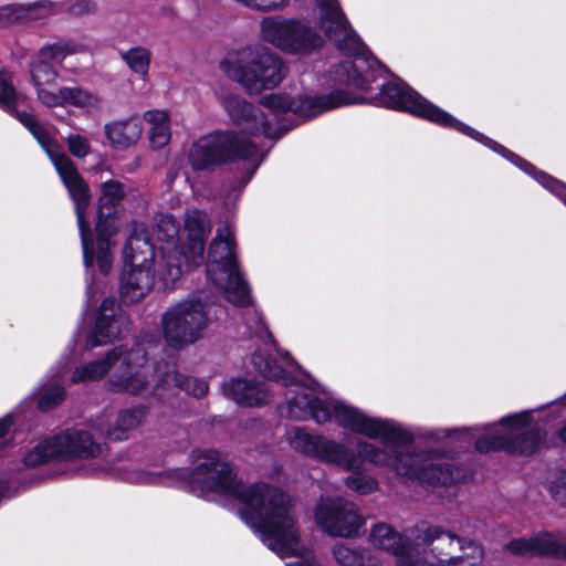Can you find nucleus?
<instances>
[{"label": "nucleus", "instance_id": "nucleus-30", "mask_svg": "<svg viewBox=\"0 0 566 566\" xmlns=\"http://www.w3.org/2000/svg\"><path fill=\"white\" fill-rule=\"evenodd\" d=\"M156 376L157 387L161 385L169 386L172 384L197 398L205 396L208 391V385L206 381L184 376L171 369L167 364L164 365V370H161V366H158L156 369Z\"/></svg>", "mask_w": 566, "mask_h": 566}, {"label": "nucleus", "instance_id": "nucleus-24", "mask_svg": "<svg viewBox=\"0 0 566 566\" xmlns=\"http://www.w3.org/2000/svg\"><path fill=\"white\" fill-rule=\"evenodd\" d=\"M40 102L48 107L69 104L77 108H84L86 112L98 111L102 105V98L98 95L78 86H63L56 93L41 92Z\"/></svg>", "mask_w": 566, "mask_h": 566}, {"label": "nucleus", "instance_id": "nucleus-37", "mask_svg": "<svg viewBox=\"0 0 566 566\" xmlns=\"http://www.w3.org/2000/svg\"><path fill=\"white\" fill-rule=\"evenodd\" d=\"M453 553L449 566H481L484 559L482 546L474 541L460 538L457 552Z\"/></svg>", "mask_w": 566, "mask_h": 566}, {"label": "nucleus", "instance_id": "nucleus-27", "mask_svg": "<svg viewBox=\"0 0 566 566\" xmlns=\"http://www.w3.org/2000/svg\"><path fill=\"white\" fill-rule=\"evenodd\" d=\"M124 259L129 266L150 268L155 260L154 244L142 226H136L124 248Z\"/></svg>", "mask_w": 566, "mask_h": 566}, {"label": "nucleus", "instance_id": "nucleus-17", "mask_svg": "<svg viewBox=\"0 0 566 566\" xmlns=\"http://www.w3.org/2000/svg\"><path fill=\"white\" fill-rule=\"evenodd\" d=\"M220 103L232 124L238 126L244 134L272 136L271 126L265 114L240 95H222Z\"/></svg>", "mask_w": 566, "mask_h": 566}, {"label": "nucleus", "instance_id": "nucleus-28", "mask_svg": "<svg viewBox=\"0 0 566 566\" xmlns=\"http://www.w3.org/2000/svg\"><path fill=\"white\" fill-rule=\"evenodd\" d=\"M421 538L420 528L411 531L395 554L396 566H434Z\"/></svg>", "mask_w": 566, "mask_h": 566}, {"label": "nucleus", "instance_id": "nucleus-10", "mask_svg": "<svg viewBox=\"0 0 566 566\" xmlns=\"http://www.w3.org/2000/svg\"><path fill=\"white\" fill-rule=\"evenodd\" d=\"M376 101L381 106L409 112L439 125L455 127L469 134L467 126L431 104L405 83L394 81L384 84Z\"/></svg>", "mask_w": 566, "mask_h": 566}, {"label": "nucleus", "instance_id": "nucleus-13", "mask_svg": "<svg viewBox=\"0 0 566 566\" xmlns=\"http://www.w3.org/2000/svg\"><path fill=\"white\" fill-rule=\"evenodd\" d=\"M154 370L147 364L144 350L137 348L122 352L119 364L108 381L109 388L116 392L140 395L150 387Z\"/></svg>", "mask_w": 566, "mask_h": 566}, {"label": "nucleus", "instance_id": "nucleus-5", "mask_svg": "<svg viewBox=\"0 0 566 566\" xmlns=\"http://www.w3.org/2000/svg\"><path fill=\"white\" fill-rule=\"evenodd\" d=\"M207 275L229 302L238 306L250 303L249 287L237 262L234 233L229 224L217 229L208 251Z\"/></svg>", "mask_w": 566, "mask_h": 566}, {"label": "nucleus", "instance_id": "nucleus-55", "mask_svg": "<svg viewBox=\"0 0 566 566\" xmlns=\"http://www.w3.org/2000/svg\"><path fill=\"white\" fill-rule=\"evenodd\" d=\"M459 434H464L465 437H469L470 440L473 439V434L469 433L468 430L457 431Z\"/></svg>", "mask_w": 566, "mask_h": 566}, {"label": "nucleus", "instance_id": "nucleus-53", "mask_svg": "<svg viewBox=\"0 0 566 566\" xmlns=\"http://www.w3.org/2000/svg\"><path fill=\"white\" fill-rule=\"evenodd\" d=\"M559 439L566 443V422L563 424V427L558 431Z\"/></svg>", "mask_w": 566, "mask_h": 566}, {"label": "nucleus", "instance_id": "nucleus-48", "mask_svg": "<svg viewBox=\"0 0 566 566\" xmlns=\"http://www.w3.org/2000/svg\"><path fill=\"white\" fill-rule=\"evenodd\" d=\"M70 153L77 158H84L91 151V145L85 136L72 134L66 138Z\"/></svg>", "mask_w": 566, "mask_h": 566}, {"label": "nucleus", "instance_id": "nucleus-19", "mask_svg": "<svg viewBox=\"0 0 566 566\" xmlns=\"http://www.w3.org/2000/svg\"><path fill=\"white\" fill-rule=\"evenodd\" d=\"M127 317L116 306V302L112 298L104 300L94 332L87 340V347L93 348L116 339L127 328Z\"/></svg>", "mask_w": 566, "mask_h": 566}, {"label": "nucleus", "instance_id": "nucleus-9", "mask_svg": "<svg viewBox=\"0 0 566 566\" xmlns=\"http://www.w3.org/2000/svg\"><path fill=\"white\" fill-rule=\"evenodd\" d=\"M253 153V145L239 139L235 133H213L192 144L188 160L195 170H205L241 157H249Z\"/></svg>", "mask_w": 566, "mask_h": 566}, {"label": "nucleus", "instance_id": "nucleus-16", "mask_svg": "<svg viewBox=\"0 0 566 566\" xmlns=\"http://www.w3.org/2000/svg\"><path fill=\"white\" fill-rule=\"evenodd\" d=\"M357 103L343 93H332L328 96L310 97L303 96L291 98L285 94H271L261 99V104L272 113L293 112L303 117H315L325 111L333 109L343 105Z\"/></svg>", "mask_w": 566, "mask_h": 566}, {"label": "nucleus", "instance_id": "nucleus-4", "mask_svg": "<svg viewBox=\"0 0 566 566\" xmlns=\"http://www.w3.org/2000/svg\"><path fill=\"white\" fill-rule=\"evenodd\" d=\"M220 67L251 95L277 86L284 77L282 60L264 46L245 48L223 60Z\"/></svg>", "mask_w": 566, "mask_h": 566}, {"label": "nucleus", "instance_id": "nucleus-12", "mask_svg": "<svg viewBox=\"0 0 566 566\" xmlns=\"http://www.w3.org/2000/svg\"><path fill=\"white\" fill-rule=\"evenodd\" d=\"M64 186L67 188L71 198L75 202V211L82 239L84 264L90 268L93 265V242L90 227L84 219L85 210L90 202V188L85 180L78 174L73 161L66 156L54 164Z\"/></svg>", "mask_w": 566, "mask_h": 566}, {"label": "nucleus", "instance_id": "nucleus-1", "mask_svg": "<svg viewBox=\"0 0 566 566\" xmlns=\"http://www.w3.org/2000/svg\"><path fill=\"white\" fill-rule=\"evenodd\" d=\"M252 363L264 377L283 386H294L293 396L286 398L281 415L295 420L311 417L317 423L334 418L340 427L369 439H379L384 443V448H377L369 442L358 441L355 452L343 443L323 436H312L301 427H291L285 438L295 452L336 464L346 471L359 469L368 461L374 465L390 467L400 476L430 485H452L465 480V473L459 468L444 461L436 463L422 453H412L409 434L394 421L370 418L339 401L315 397L311 388L295 382L294 378L263 350L253 353Z\"/></svg>", "mask_w": 566, "mask_h": 566}, {"label": "nucleus", "instance_id": "nucleus-51", "mask_svg": "<svg viewBox=\"0 0 566 566\" xmlns=\"http://www.w3.org/2000/svg\"><path fill=\"white\" fill-rule=\"evenodd\" d=\"M301 552L296 554V557H301V562L287 564L286 566H317L316 559L312 552L307 551L302 544V537L300 536Z\"/></svg>", "mask_w": 566, "mask_h": 566}, {"label": "nucleus", "instance_id": "nucleus-29", "mask_svg": "<svg viewBox=\"0 0 566 566\" xmlns=\"http://www.w3.org/2000/svg\"><path fill=\"white\" fill-rule=\"evenodd\" d=\"M408 536L409 534L399 533L388 523L378 522L370 527L367 542L373 548L395 556Z\"/></svg>", "mask_w": 566, "mask_h": 566}, {"label": "nucleus", "instance_id": "nucleus-39", "mask_svg": "<svg viewBox=\"0 0 566 566\" xmlns=\"http://www.w3.org/2000/svg\"><path fill=\"white\" fill-rule=\"evenodd\" d=\"M117 227L112 224L109 227H104L103 222H97V263L99 266V271L103 274H107L111 271L113 256L111 253V241L109 235L115 233Z\"/></svg>", "mask_w": 566, "mask_h": 566}, {"label": "nucleus", "instance_id": "nucleus-49", "mask_svg": "<svg viewBox=\"0 0 566 566\" xmlns=\"http://www.w3.org/2000/svg\"><path fill=\"white\" fill-rule=\"evenodd\" d=\"M235 2L252 10L268 12L282 9L287 0H234Z\"/></svg>", "mask_w": 566, "mask_h": 566}, {"label": "nucleus", "instance_id": "nucleus-44", "mask_svg": "<svg viewBox=\"0 0 566 566\" xmlns=\"http://www.w3.org/2000/svg\"><path fill=\"white\" fill-rule=\"evenodd\" d=\"M548 489L552 497L562 506H566V467L555 473Z\"/></svg>", "mask_w": 566, "mask_h": 566}, {"label": "nucleus", "instance_id": "nucleus-23", "mask_svg": "<svg viewBox=\"0 0 566 566\" xmlns=\"http://www.w3.org/2000/svg\"><path fill=\"white\" fill-rule=\"evenodd\" d=\"M422 542L427 547L433 565L441 564L449 566L453 553H457V546L460 538L454 534L444 531L439 526H429L420 530Z\"/></svg>", "mask_w": 566, "mask_h": 566}, {"label": "nucleus", "instance_id": "nucleus-35", "mask_svg": "<svg viewBox=\"0 0 566 566\" xmlns=\"http://www.w3.org/2000/svg\"><path fill=\"white\" fill-rule=\"evenodd\" d=\"M30 74L39 101L41 92L52 93L46 86L53 85L56 82L59 73L48 60L38 54V59L30 65Z\"/></svg>", "mask_w": 566, "mask_h": 566}, {"label": "nucleus", "instance_id": "nucleus-56", "mask_svg": "<svg viewBox=\"0 0 566 566\" xmlns=\"http://www.w3.org/2000/svg\"><path fill=\"white\" fill-rule=\"evenodd\" d=\"M284 360H285V364H286L287 366H291V365H293V364H294V361H293L289 356H286V357L284 358Z\"/></svg>", "mask_w": 566, "mask_h": 566}, {"label": "nucleus", "instance_id": "nucleus-2", "mask_svg": "<svg viewBox=\"0 0 566 566\" xmlns=\"http://www.w3.org/2000/svg\"><path fill=\"white\" fill-rule=\"evenodd\" d=\"M195 492L224 493L239 499L240 515L260 533L261 541L281 557L301 552L300 530L293 512L292 499L268 484L242 485L230 464L217 451L198 452L193 471L181 470Z\"/></svg>", "mask_w": 566, "mask_h": 566}, {"label": "nucleus", "instance_id": "nucleus-52", "mask_svg": "<svg viewBox=\"0 0 566 566\" xmlns=\"http://www.w3.org/2000/svg\"><path fill=\"white\" fill-rule=\"evenodd\" d=\"M11 419L6 417L0 420V450L4 448L8 443L7 434L9 432V429L11 427Z\"/></svg>", "mask_w": 566, "mask_h": 566}, {"label": "nucleus", "instance_id": "nucleus-38", "mask_svg": "<svg viewBox=\"0 0 566 566\" xmlns=\"http://www.w3.org/2000/svg\"><path fill=\"white\" fill-rule=\"evenodd\" d=\"M120 57L128 69L139 77L145 78L148 75L153 57L151 51L148 48L142 45L133 46L120 52Z\"/></svg>", "mask_w": 566, "mask_h": 566}, {"label": "nucleus", "instance_id": "nucleus-54", "mask_svg": "<svg viewBox=\"0 0 566 566\" xmlns=\"http://www.w3.org/2000/svg\"><path fill=\"white\" fill-rule=\"evenodd\" d=\"M260 337H262V338L264 339V343H265V344H268L269 342H272V336H271V334H270L266 329H264V331L262 332V334L260 335Z\"/></svg>", "mask_w": 566, "mask_h": 566}, {"label": "nucleus", "instance_id": "nucleus-20", "mask_svg": "<svg viewBox=\"0 0 566 566\" xmlns=\"http://www.w3.org/2000/svg\"><path fill=\"white\" fill-rule=\"evenodd\" d=\"M146 416L147 409L145 407L125 409L117 415L98 419L94 424V430L109 440H125L132 430L137 429L144 422Z\"/></svg>", "mask_w": 566, "mask_h": 566}, {"label": "nucleus", "instance_id": "nucleus-42", "mask_svg": "<svg viewBox=\"0 0 566 566\" xmlns=\"http://www.w3.org/2000/svg\"><path fill=\"white\" fill-rule=\"evenodd\" d=\"M25 21L44 20L56 15L63 11L62 4L51 0H40L38 2L24 4Z\"/></svg>", "mask_w": 566, "mask_h": 566}, {"label": "nucleus", "instance_id": "nucleus-14", "mask_svg": "<svg viewBox=\"0 0 566 566\" xmlns=\"http://www.w3.org/2000/svg\"><path fill=\"white\" fill-rule=\"evenodd\" d=\"M18 94L12 83V77L7 72H0V106L13 114L22 123L34 138L39 142L53 164L60 158L66 157L60 145L51 136L50 132L35 118L33 114L19 112L15 106Z\"/></svg>", "mask_w": 566, "mask_h": 566}, {"label": "nucleus", "instance_id": "nucleus-50", "mask_svg": "<svg viewBox=\"0 0 566 566\" xmlns=\"http://www.w3.org/2000/svg\"><path fill=\"white\" fill-rule=\"evenodd\" d=\"M539 182L545 187L549 188L553 192L559 196L566 205V186L560 184L559 181L553 179L552 177L542 174Z\"/></svg>", "mask_w": 566, "mask_h": 566}, {"label": "nucleus", "instance_id": "nucleus-21", "mask_svg": "<svg viewBox=\"0 0 566 566\" xmlns=\"http://www.w3.org/2000/svg\"><path fill=\"white\" fill-rule=\"evenodd\" d=\"M54 438L62 460L95 458L102 453L101 444L85 430H69Z\"/></svg>", "mask_w": 566, "mask_h": 566}, {"label": "nucleus", "instance_id": "nucleus-47", "mask_svg": "<svg viewBox=\"0 0 566 566\" xmlns=\"http://www.w3.org/2000/svg\"><path fill=\"white\" fill-rule=\"evenodd\" d=\"M25 21L24 4H8L0 8V23L12 24Z\"/></svg>", "mask_w": 566, "mask_h": 566}, {"label": "nucleus", "instance_id": "nucleus-46", "mask_svg": "<svg viewBox=\"0 0 566 566\" xmlns=\"http://www.w3.org/2000/svg\"><path fill=\"white\" fill-rule=\"evenodd\" d=\"M65 392L61 386H54L49 389H44L40 399L39 408L46 411L54 406L59 405L64 399Z\"/></svg>", "mask_w": 566, "mask_h": 566}, {"label": "nucleus", "instance_id": "nucleus-33", "mask_svg": "<svg viewBox=\"0 0 566 566\" xmlns=\"http://www.w3.org/2000/svg\"><path fill=\"white\" fill-rule=\"evenodd\" d=\"M144 119L149 124V140L151 147L160 149L170 142V123L167 112L153 109L144 114Z\"/></svg>", "mask_w": 566, "mask_h": 566}, {"label": "nucleus", "instance_id": "nucleus-6", "mask_svg": "<svg viewBox=\"0 0 566 566\" xmlns=\"http://www.w3.org/2000/svg\"><path fill=\"white\" fill-rule=\"evenodd\" d=\"M484 433L475 441L480 452L503 449L511 453L530 455L543 442L545 434L531 422L528 412L504 418L499 426L484 428Z\"/></svg>", "mask_w": 566, "mask_h": 566}, {"label": "nucleus", "instance_id": "nucleus-8", "mask_svg": "<svg viewBox=\"0 0 566 566\" xmlns=\"http://www.w3.org/2000/svg\"><path fill=\"white\" fill-rule=\"evenodd\" d=\"M260 27L263 40L285 53L308 54L324 43L321 34L303 20L266 17Z\"/></svg>", "mask_w": 566, "mask_h": 566}, {"label": "nucleus", "instance_id": "nucleus-26", "mask_svg": "<svg viewBox=\"0 0 566 566\" xmlns=\"http://www.w3.org/2000/svg\"><path fill=\"white\" fill-rule=\"evenodd\" d=\"M104 134L109 144L118 149L135 145L143 134V124L137 115L115 119L104 125Z\"/></svg>", "mask_w": 566, "mask_h": 566}, {"label": "nucleus", "instance_id": "nucleus-18", "mask_svg": "<svg viewBox=\"0 0 566 566\" xmlns=\"http://www.w3.org/2000/svg\"><path fill=\"white\" fill-rule=\"evenodd\" d=\"M512 555H551L566 558V533H538L530 538H516L505 546Z\"/></svg>", "mask_w": 566, "mask_h": 566}, {"label": "nucleus", "instance_id": "nucleus-41", "mask_svg": "<svg viewBox=\"0 0 566 566\" xmlns=\"http://www.w3.org/2000/svg\"><path fill=\"white\" fill-rule=\"evenodd\" d=\"M52 459H60L59 449L55 446V438L39 443L24 457L28 467H38Z\"/></svg>", "mask_w": 566, "mask_h": 566}, {"label": "nucleus", "instance_id": "nucleus-34", "mask_svg": "<svg viewBox=\"0 0 566 566\" xmlns=\"http://www.w3.org/2000/svg\"><path fill=\"white\" fill-rule=\"evenodd\" d=\"M364 67L365 61L361 59L344 61L335 71L337 81L347 86H353L363 91L368 90L370 76L368 72L365 74L361 73Z\"/></svg>", "mask_w": 566, "mask_h": 566}, {"label": "nucleus", "instance_id": "nucleus-25", "mask_svg": "<svg viewBox=\"0 0 566 566\" xmlns=\"http://www.w3.org/2000/svg\"><path fill=\"white\" fill-rule=\"evenodd\" d=\"M122 275L120 294L127 302H139L153 287L155 275L157 274V266L154 273H150V268L129 266ZM159 277V276H157ZM161 283L163 281L158 279Z\"/></svg>", "mask_w": 566, "mask_h": 566}, {"label": "nucleus", "instance_id": "nucleus-32", "mask_svg": "<svg viewBox=\"0 0 566 566\" xmlns=\"http://www.w3.org/2000/svg\"><path fill=\"white\" fill-rule=\"evenodd\" d=\"M101 191L98 222H103L104 227H109L115 224L112 208L123 200L125 196L124 186L117 180H108L102 184Z\"/></svg>", "mask_w": 566, "mask_h": 566}, {"label": "nucleus", "instance_id": "nucleus-22", "mask_svg": "<svg viewBox=\"0 0 566 566\" xmlns=\"http://www.w3.org/2000/svg\"><path fill=\"white\" fill-rule=\"evenodd\" d=\"M223 394L240 406L258 407L271 399L264 381L254 378H237L222 385Z\"/></svg>", "mask_w": 566, "mask_h": 566}, {"label": "nucleus", "instance_id": "nucleus-15", "mask_svg": "<svg viewBox=\"0 0 566 566\" xmlns=\"http://www.w3.org/2000/svg\"><path fill=\"white\" fill-rule=\"evenodd\" d=\"M316 14L322 29L336 46L347 54L363 53L364 45L350 28L337 0H315Z\"/></svg>", "mask_w": 566, "mask_h": 566}, {"label": "nucleus", "instance_id": "nucleus-45", "mask_svg": "<svg viewBox=\"0 0 566 566\" xmlns=\"http://www.w3.org/2000/svg\"><path fill=\"white\" fill-rule=\"evenodd\" d=\"M63 10L73 17H86L95 14L97 6L92 0H75L62 6Z\"/></svg>", "mask_w": 566, "mask_h": 566}, {"label": "nucleus", "instance_id": "nucleus-40", "mask_svg": "<svg viewBox=\"0 0 566 566\" xmlns=\"http://www.w3.org/2000/svg\"><path fill=\"white\" fill-rule=\"evenodd\" d=\"M86 46L74 41H60L50 45L43 46L39 51V55L49 62L61 63L67 55L84 53Z\"/></svg>", "mask_w": 566, "mask_h": 566}, {"label": "nucleus", "instance_id": "nucleus-36", "mask_svg": "<svg viewBox=\"0 0 566 566\" xmlns=\"http://www.w3.org/2000/svg\"><path fill=\"white\" fill-rule=\"evenodd\" d=\"M333 555L340 566H373L371 555L363 547L339 543L333 547Z\"/></svg>", "mask_w": 566, "mask_h": 566}, {"label": "nucleus", "instance_id": "nucleus-43", "mask_svg": "<svg viewBox=\"0 0 566 566\" xmlns=\"http://www.w3.org/2000/svg\"><path fill=\"white\" fill-rule=\"evenodd\" d=\"M346 486L361 495H367L375 492L378 488V483L371 476L355 473L345 479Z\"/></svg>", "mask_w": 566, "mask_h": 566}, {"label": "nucleus", "instance_id": "nucleus-11", "mask_svg": "<svg viewBox=\"0 0 566 566\" xmlns=\"http://www.w3.org/2000/svg\"><path fill=\"white\" fill-rule=\"evenodd\" d=\"M314 518L324 533L340 538L358 537L366 523L358 506L342 497H322L316 504Z\"/></svg>", "mask_w": 566, "mask_h": 566}, {"label": "nucleus", "instance_id": "nucleus-3", "mask_svg": "<svg viewBox=\"0 0 566 566\" xmlns=\"http://www.w3.org/2000/svg\"><path fill=\"white\" fill-rule=\"evenodd\" d=\"M210 232V224L206 213L199 210L189 211L185 219V233L187 242L179 251L175 240L179 234V227L170 214H159L155 218L153 237L163 242L160 259L157 260V274L164 287H169L182 275L184 262L187 266L199 265L203 260L205 240Z\"/></svg>", "mask_w": 566, "mask_h": 566}, {"label": "nucleus", "instance_id": "nucleus-31", "mask_svg": "<svg viewBox=\"0 0 566 566\" xmlns=\"http://www.w3.org/2000/svg\"><path fill=\"white\" fill-rule=\"evenodd\" d=\"M122 352L119 348H114L103 359L76 368L73 373L72 381L80 382L101 379L112 367L116 368L118 366Z\"/></svg>", "mask_w": 566, "mask_h": 566}, {"label": "nucleus", "instance_id": "nucleus-7", "mask_svg": "<svg viewBox=\"0 0 566 566\" xmlns=\"http://www.w3.org/2000/svg\"><path fill=\"white\" fill-rule=\"evenodd\" d=\"M160 325L164 339L170 347L182 348L195 344L210 325L207 304L199 294L184 298L167 307Z\"/></svg>", "mask_w": 566, "mask_h": 566}]
</instances>
